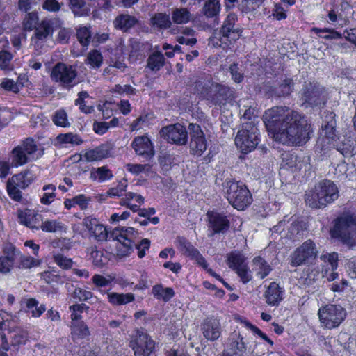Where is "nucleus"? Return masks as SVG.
I'll return each mask as SVG.
<instances>
[{
    "label": "nucleus",
    "instance_id": "e2e57ef3",
    "mask_svg": "<svg viewBox=\"0 0 356 356\" xmlns=\"http://www.w3.org/2000/svg\"><path fill=\"white\" fill-rule=\"evenodd\" d=\"M127 187V179L120 180L115 187L111 188L107 191V195L110 197H120L125 192Z\"/></svg>",
    "mask_w": 356,
    "mask_h": 356
},
{
    "label": "nucleus",
    "instance_id": "6e6552de",
    "mask_svg": "<svg viewBox=\"0 0 356 356\" xmlns=\"http://www.w3.org/2000/svg\"><path fill=\"white\" fill-rule=\"evenodd\" d=\"M78 72L74 66L58 63L51 72V79L63 88L70 90L79 83Z\"/></svg>",
    "mask_w": 356,
    "mask_h": 356
},
{
    "label": "nucleus",
    "instance_id": "ea45409f",
    "mask_svg": "<svg viewBox=\"0 0 356 356\" xmlns=\"http://www.w3.org/2000/svg\"><path fill=\"white\" fill-rule=\"evenodd\" d=\"M150 24L160 29H168L171 26L170 16L165 13H156L151 17Z\"/></svg>",
    "mask_w": 356,
    "mask_h": 356
},
{
    "label": "nucleus",
    "instance_id": "58836bf2",
    "mask_svg": "<svg viewBox=\"0 0 356 356\" xmlns=\"http://www.w3.org/2000/svg\"><path fill=\"white\" fill-rule=\"evenodd\" d=\"M154 298L164 302H168L174 296V290L170 287L164 288L161 284H156L152 288Z\"/></svg>",
    "mask_w": 356,
    "mask_h": 356
},
{
    "label": "nucleus",
    "instance_id": "c9c22d12",
    "mask_svg": "<svg viewBox=\"0 0 356 356\" xmlns=\"http://www.w3.org/2000/svg\"><path fill=\"white\" fill-rule=\"evenodd\" d=\"M245 257L239 252H232L227 255V264L229 268L233 270H236L240 268L245 267L247 265Z\"/></svg>",
    "mask_w": 356,
    "mask_h": 356
},
{
    "label": "nucleus",
    "instance_id": "0e129e2a",
    "mask_svg": "<svg viewBox=\"0 0 356 356\" xmlns=\"http://www.w3.org/2000/svg\"><path fill=\"white\" fill-rule=\"evenodd\" d=\"M76 37L79 42L83 47H88L91 39V34L86 27H81L77 30Z\"/></svg>",
    "mask_w": 356,
    "mask_h": 356
},
{
    "label": "nucleus",
    "instance_id": "c03bdc74",
    "mask_svg": "<svg viewBox=\"0 0 356 356\" xmlns=\"http://www.w3.org/2000/svg\"><path fill=\"white\" fill-rule=\"evenodd\" d=\"M287 162L286 165L288 166V168L294 170H301L304 167L306 168L308 159L307 158H300L296 155H286V157L284 159Z\"/></svg>",
    "mask_w": 356,
    "mask_h": 356
},
{
    "label": "nucleus",
    "instance_id": "a19ab883",
    "mask_svg": "<svg viewBox=\"0 0 356 356\" xmlns=\"http://www.w3.org/2000/svg\"><path fill=\"white\" fill-rule=\"evenodd\" d=\"M214 82L204 78H200L195 82L194 90L195 91L201 95L203 98L207 100L209 90H211Z\"/></svg>",
    "mask_w": 356,
    "mask_h": 356
},
{
    "label": "nucleus",
    "instance_id": "69168bd1",
    "mask_svg": "<svg viewBox=\"0 0 356 356\" xmlns=\"http://www.w3.org/2000/svg\"><path fill=\"white\" fill-rule=\"evenodd\" d=\"M6 188L8 194L12 200L16 202L21 201L22 196V192L20 191L21 188L19 187L15 186L13 184H10L9 181H7Z\"/></svg>",
    "mask_w": 356,
    "mask_h": 356
},
{
    "label": "nucleus",
    "instance_id": "774afa93",
    "mask_svg": "<svg viewBox=\"0 0 356 356\" xmlns=\"http://www.w3.org/2000/svg\"><path fill=\"white\" fill-rule=\"evenodd\" d=\"M232 79L235 83H241L244 79L243 72L239 69L238 64L233 63L229 66Z\"/></svg>",
    "mask_w": 356,
    "mask_h": 356
},
{
    "label": "nucleus",
    "instance_id": "7c9ffc66",
    "mask_svg": "<svg viewBox=\"0 0 356 356\" xmlns=\"http://www.w3.org/2000/svg\"><path fill=\"white\" fill-rule=\"evenodd\" d=\"M111 148L108 144H102L93 149H89L85 152L83 157L88 162L100 161L108 156Z\"/></svg>",
    "mask_w": 356,
    "mask_h": 356
},
{
    "label": "nucleus",
    "instance_id": "9b49d317",
    "mask_svg": "<svg viewBox=\"0 0 356 356\" xmlns=\"http://www.w3.org/2000/svg\"><path fill=\"white\" fill-rule=\"evenodd\" d=\"M138 234V231L131 227H116L111 232L110 236L112 239L119 242L117 246L119 256H128L133 251L134 240L137 238Z\"/></svg>",
    "mask_w": 356,
    "mask_h": 356
},
{
    "label": "nucleus",
    "instance_id": "f8f14e48",
    "mask_svg": "<svg viewBox=\"0 0 356 356\" xmlns=\"http://www.w3.org/2000/svg\"><path fill=\"white\" fill-rule=\"evenodd\" d=\"M321 323L327 329L338 327L346 317V312L339 305H326L318 309Z\"/></svg>",
    "mask_w": 356,
    "mask_h": 356
},
{
    "label": "nucleus",
    "instance_id": "bf43d9fd",
    "mask_svg": "<svg viewBox=\"0 0 356 356\" xmlns=\"http://www.w3.org/2000/svg\"><path fill=\"white\" fill-rule=\"evenodd\" d=\"M102 56L97 50H92L87 56L86 63L93 68H99L102 63Z\"/></svg>",
    "mask_w": 356,
    "mask_h": 356
},
{
    "label": "nucleus",
    "instance_id": "5701e85b",
    "mask_svg": "<svg viewBox=\"0 0 356 356\" xmlns=\"http://www.w3.org/2000/svg\"><path fill=\"white\" fill-rule=\"evenodd\" d=\"M131 147L136 154L148 161L151 160L155 154L153 144L146 136L136 137L131 143Z\"/></svg>",
    "mask_w": 356,
    "mask_h": 356
},
{
    "label": "nucleus",
    "instance_id": "09e8293b",
    "mask_svg": "<svg viewBox=\"0 0 356 356\" xmlns=\"http://www.w3.org/2000/svg\"><path fill=\"white\" fill-rule=\"evenodd\" d=\"M220 10V4L218 0H208L204 5L203 13L207 17H216Z\"/></svg>",
    "mask_w": 356,
    "mask_h": 356
},
{
    "label": "nucleus",
    "instance_id": "49530a36",
    "mask_svg": "<svg viewBox=\"0 0 356 356\" xmlns=\"http://www.w3.org/2000/svg\"><path fill=\"white\" fill-rule=\"evenodd\" d=\"M171 15L173 22L177 24L188 23L191 17L190 12L185 8H175Z\"/></svg>",
    "mask_w": 356,
    "mask_h": 356
},
{
    "label": "nucleus",
    "instance_id": "393cba45",
    "mask_svg": "<svg viewBox=\"0 0 356 356\" xmlns=\"http://www.w3.org/2000/svg\"><path fill=\"white\" fill-rule=\"evenodd\" d=\"M0 337L2 348L8 350L9 348L8 339L10 341L13 346L24 344L28 339V333L24 329L17 327L9 331L8 337L3 332H0Z\"/></svg>",
    "mask_w": 356,
    "mask_h": 356
},
{
    "label": "nucleus",
    "instance_id": "37998d69",
    "mask_svg": "<svg viewBox=\"0 0 356 356\" xmlns=\"http://www.w3.org/2000/svg\"><path fill=\"white\" fill-rule=\"evenodd\" d=\"M89 334V329L83 321H79L72 322V335L74 340L83 339Z\"/></svg>",
    "mask_w": 356,
    "mask_h": 356
},
{
    "label": "nucleus",
    "instance_id": "f3484780",
    "mask_svg": "<svg viewBox=\"0 0 356 356\" xmlns=\"http://www.w3.org/2000/svg\"><path fill=\"white\" fill-rule=\"evenodd\" d=\"M190 135V150L194 155L201 156L207 149V141L204 133L199 124L190 123L188 125Z\"/></svg>",
    "mask_w": 356,
    "mask_h": 356
},
{
    "label": "nucleus",
    "instance_id": "e433bc0d",
    "mask_svg": "<svg viewBox=\"0 0 356 356\" xmlns=\"http://www.w3.org/2000/svg\"><path fill=\"white\" fill-rule=\"evenodd\" d=\"M32 176L29 170H26L19 174L13 175L8 181L13 184L20 188H26L32 181Z\"/></svg>",
    "mask_w": 356,
    "mask_h": 356
},
{
    "label": "nucleus",
    "instance_id": "603ef678",
    "mask_svg": "<svg viewBox=\"0 0 356 356\" xmlns=\"http://www.w3.org/2000/svg\"><path fill=\"white\" fill-rule=\"evenodd\" d=\"M56 140L60 144L81 145L83 140L77 134L72 133L60 134L56 137Z\"/></svg>",
    "mask_w": 356,
    "mask_h": 356
},
{
    "label": "nucleus",
    "instance_id": "72a5a7b5",
    "mask_svg": "<svg viewBox=\"0 0 356 356\" xmlns=\"http://www.w3.org/2000/svg\"><path fill=\"white\" fill-rule=\"evenodd\" d=\"M252 270L260 279H264L271 272L272 268L264 259L258 256L252 260Z\"/></svg>",
    "mask_w": 356,
    "mask_h": 356
},
{
    "label": "nucleus",
    "instance_id": "bb28decb",
    "mask_svg": "<svg viewBox=\"0 0 356 356\" xmlns=\"http://www.w3.org/2000/svg\"><path fill=\"white\" fill-rule=\"evenodd\" d=\"M335 113L332 111H329L325 117L323 124L322 125V129L321 131V137L318 140V146H323V143H325V139L334 138L335 137Z\"/></svg>",
    "mask_w": 356,
    "mask_h": 356
},
{
    "label": "nucleus",
    "instance_id": "2f4dec72",
    "mask_svg": "<svg viewBox=\"0 0 356 356\" xmlns=\"http://www.w3.org/2000/svg\"><path fill=\"white\" fill-rule=\"evenodd\" d=\"M293 86V79L285 77L278 86L270 88V95L276 97H286L292 92Z\"/></svg>",
    "mask_w": 356,
    "mask_h": 356
},
{
    "label": "nucleus",
    "instance_id": "9d476101",
    "mask_svg": "<svg viewBox=\"0 0 356 356\" xmlns=\"http://www.w3.org/2000/svg\"><path fill=\"white\" fill-rule=\"evenodd\" d=\"M37 150L35 140L31 138H26L11 151L9 155L10 165L19 167L31 162Z\"/></svg>",
    "mask_w": 356,
    "mask_h": 356
},
{
    "label": "nucleus",
    "instance_id": "4d7b16f0",
    "mask_svg": "<svg viewBox=\"0 0 356 356\" xmlns=\"http://www.w3.org/2000/svg\"><path fill=\"white\" fill-rule=\"evenodd\" d=\"M70 311L71 312V320L72 321H79L81 318V314L89 309V307L84 303L74 304L70 306Z\"/></svg>",
    "mask_w": 356,
    "mask_h": 356
},
{
    "label": "nucleus",
    "instance_id": "b1692460",
    "mask_svg": "<svg viewBox=\"0 0 356 356\" xmlns=\"http://www.w3.org/2000/svg\"><path fill=\"white\" fill-rule=\"evenodd\" d=\"M207 216L209 221L208 226L213 231L210 236L224 233L229 229V220L225 214L212 211H208Z\"/></svg>",
    "mask_w": 356,
    "mask_h": 356
},
{
    "label": "nucleus",
    "instance_id": "c85d7f7f",
    "mask_svg": "<svg viewBox=\"0 0 356 356\" xmlns=\"http://www.w3.org/2000/svg\"><path fill=\"white\" fill-rule=\"evenodd\" d=\"M340 138L335 134L334 138L325 139V143L323 145L325 146V143L328 145L327 147L334 148L337 152H339L343 156L350 155L354 151V142L349 139H346L339 141ZM325 147L322 146V149Z\"/></svg>",
    "mask_w": 356,
    "mask_h": 356
},
{
    "label": "nucleus",
    "instance_id": "6ab92c4d",
    "mask_svg": "<svg viewBox=\"0 0 356 356\" xmlns=\"http://www.w3.org/2000/svg\"><path fill=\"white\" fill-rule=\"evenodd\" d=\"M236 21L237 16L234 13H230L227 15L219 33V40L220 42L229 41L231 42L240 38L241 30L235 27Z\"/></svg>",
    "mask_w": 356,
    "mask_h": 356
},
{
    "label": "nucleus",
    "instance_id": "412c9836",
    "mask_svg": "<svg viewBox=\"0 0 356 356\" xmlns=\"http://www.w3.org/2000/svg\"><path fill=\"white\" fill-rule=\"evenodd\" d=\"M83 223L90 235L97 241L104 242L112 238L110 236L111 232L103 225L98 223L96 218L86 217L83 219Z\"/></svg>",
    "mask_w": 356,
    "mask_h": 356
},
{
    "label": "nucleus",
    "instance_id": "2eb2a0df",
    "mask_svg": "<svg viewBox=\"0 0 356 356\" xmlns=\"http://www.w3.org/2000/svg\"><path fill=\"white\" fill-rule=\"evenodd\" d=\"M130 346L135 356H149L154 349L155 343L148 334L137 330L131 337Z\"/></svg>",
    "mask_w": 356,
    "mask_h": 356
},
{
    "label": "nucleus",
    "instance_id": "dca6fc26",
    "mask_svg": "<svg viewBox=\"0 0 356 356\" xmlns=\"http://www.w3.org/2000/svg\"><path fill=\"white\" fill-rule=\"evenodd\" d=\"M159 134L162 138L170 143L182 145L187 142L186 129L179 123L163 127Z\"/></svg>",
    "mask_w": 356,
    "mask_h": 356
},
{
    "label": "nucleus",
    "instance_id": "864d4df0",
    "mask_svg": "<svg viewBox=\"0 0 356 356\" xmlns=\"http://www.w3.org/2000/svg\"><path fill=\"white\" fill-rule=\"evenodd\" d=\"M56 186L54 184L44 185L42 188L44 194L40 198V202L43 204H50L56 197Z\"/></svg>",
    "mask_w": 356,
    "mask_h": 356
},
{
    "label": "nucleus",
    "instance_id": "4c0bfd02",
    "mask_svg": "<svg viewBox=\"0 0 356 356\" xmlns=\"http://www.w3.org/2000/svg\"><path fill=\"white\" fill-rule=\"evenodd\" d=\"M164 64V56L159 51H156L150 54L147 60V67L152 72L160 70Z\"/></svg>",
    "mask_w": 356,
    "mask_h": 356
},
{
    "label": "nucleus",
    "instance_id": "6e6d98bb",
    "mask_svg": "<svg viewBox=\"0 0 356 356\" xmlns=\"http://www.w3.org/2000/svg\"><path fill=\"white\" fill-rule=\"evenodd\" d=\"M303 228L301 222L293 220L288 228V237L293 241L299 239L302 236Z\"/></svg>",
    "mask_w": 356,
    "mask_h": 356
},
{
    "label": "nucleus",
    "instance_id": "680f3d73",
    "mask_svg": "<svg viewBox=\"0 0 356 356\" xmlns=\"http://www.w3.org/2000/svg\"><path fill=\"white\" fill-rule=\"evenodd\" d=\"M127 170L132 174L139 175L140 173H147L151 170L152 166L149 164H132L127 163L125 165Z\"/></svg>",
    "mask_w": 356,
    "mask_h": 356
},
{
    "label": "nucleus",
    "instance_id": "052dcab7",
    "mask_svg": "<svg viewBox=\"0 0 356 356\" xmlns=\"http://www.w3.org/2000/svg\"><path fill=\"white\" fill-rule=\"evenodd\" d=\"M52 120L56 126L66 127L70 125V123L67 119V113L63 109L56 111L53 116Z\"/></svg>",
    "mask_w": 356,
    "mask_h": 356
},
{
    "label": "nucleus",
    "instance_id": "a211bd4d",
    "mask_svg": "<svg viewBox=\"0 0 356 356\" xmlns=\"http://www.w3.org/2000/svg\"><path fill=\"white\" fill-rule=\"evenodd\" d=\"M234 97V91L229 87L214 83L209 90L207 100L215 106H221Z\"/></svg>",
    "mask_w": 356,
    "mask_h": 356
},
{
    "label": "nucleus",
    "instance_id": "aec40b11",
    "mask_svg": "<svg viewBox=\"0 0 356 356\" xmlns=\"http://www.w3.org/2000/svg\"><path fill=\"white\" fill-rule=\"evenodd\" d=\"M19 256V252L13 245H6L3 250V255L0 257V273H10L17 264Z\"/></svg>",
    "mask_w": 356,
    "mask_h": 356
},
{
    "label": "nucleus",
    "instance_id": "f704fd0d",
    "mask_svg": "<svg viewBox=\"0 0 356 356\" xmlns=\"http://www.w3.org/2000/svg\"><path fill=\"white\" fill-rule=\"evenodd\" d=\"M138 20L135 17L127 14H122L116 17L113 21V26L115 29L127 31L132 28Z\"/></svg>",
    "mask_w": 356,
    "mask_h": 356
},
{
    "label": "nucleus",
    "instance_id": "cd10ccee",
    "mask_svg": "<svg viewBox=\"0 0 356 356\" xmlns=\"http://www.w3.org/2000/svg\"><path fill=\"white\" fill-rule=\"evenodd\" d=\"M203 336L209 341L217 340L221 334V326L219 321L214 318H206L201 327Z\"/></svg>",
    "mask_w": 356,
    "mask_h": 356
},
{
    "label": "nucleus",
    "instance_id": "423d86ee",
    "mask_svg": "<svg viewBox=\"0 0 356 356\" xmlns=\"http://www.w3.org/2000/svg\"><path fill=\"white\" fill-rule=\"evenodd\" d=\"M300 100L306 107H323L327 102L325 90L317 82H305L300 92Z\"/></svg>",
    "mask_w": 356,
    "mask_h": 356
},
{
    "label": "nucleus",
    "instance_id": "1a4fd4ad",
    "mask_svg": "<svg viewBox=\"0 0 356 356\" xmlns=\"http://www.w3.org/2000/svg\"><path fill=\"white\" fill-rule=\"evenodd\" d=\"M318 250L316 243L311 239L305 241L289 256V264L293 267L312 264L316 259Z\"/></svg>",
    "mask_w": 356,
    "mask_h": 356
},
{
    "label": "nucleus",
    "instance_id": "c756f323",
    "mask_svg": "<svg viewBox=\"0 0 356 356\" xmlns=\"http://www.w3.org/2000/svg\"><path fill=\"white\" fill-rule=\"evenodd\" d=\"M19 222L31 229H39V224L42 221V216L35 211L25 209L17 211Z\"/></svg>",
    "mask_w": 356,
    "mask_h": 356
},
{
    "label": "nucleus",
    "instance_id": "4468645a",
    "mask_svg": "<svg viewBox=\"0 0 356 356\" xmlns=\"http://www.w3.org/2000/svg\"><path fill=\"white\" fill-rule=\"evenodd\" d=\"M63 22L59 18L43 19L35 29L34 35L31 38L32 41L40 46L51 37L54 31L60 28Z\"/></svg>",
    "mask_w": 356,
    "mask_h": 356
},
{
    "label": "nucleus",
    "instance_id": "8fccbe9b",
    "mask_svg": "<svg viewBox=\"0 0 356 356\" xmlns=\"http://www.w3.org/2000/svg\"><path fill=\"white\" fill-rule=\"evenodd\" d=\"M39 228L45 232H61L63 229V225L61 222L56 220H47L42 221L39 224Z\"/></svg>",
    "mask_w": 356,
    "mask_h": 356
},
{
    "label": "nucleus",
    "instance_id": "0eeeda50",
    "mask_svg": "<svg viewBox=\"0 0 356 356\" xmlns=\"http://www.w3.org/2000/svg\"><path fill=\"white\" fill-rule=\"evenodd\" d=\"M258 135L259 129L254 121L244 122L235 138V144L243 154H247L257 146Z\"/></svg>",
    "mask_w": 356,
    "mask_h": 356
},
{
    "label": "nucleus",
    "instance_id": "13d9d810",
    "mask_svg": "<svg viewBox=\"0 0 356 356\" xmlns=\"http://www.w3.org/2000/svg\"><path fill=\"white\" fill-rule=\"evenodd\" d=\"M38 265L37 260L29 256H23L19 253L17 264L15 266L19 268H31L33 266Z\"/></svg>",
    "mask_w": 356,
    "mask_h": 356
},
{
    "label": "nucleus",
    "instance_id": "de8ad7c7",
    "mask_svg": "<svg viewBox=\"0 0 356 356\" xmlns=\"http://www.w3.org/2000/svg\"><path fill=\"white\" fill-rule=\"evenodd\" d=\"M113 177V175L111 170L107 166L99 167L91 171V178L99 182L111 179Z\"/></svg>",
    "mask_w": 356,
    "mask_h": 356
},
{
    "label": "nucleus",
    "instance_id": "338daca9",
    "mask_svg": "<svg viewBox=\"0 0 356 356\" xmlns=\"http://www.w3.org/2000/svg\"><path fill=\"white\" fill-rule=\"evenodd\" d=\"M72 297L74 298H77L79 301L83 302L92 298L93 294L91 291L77 287L73 291Z\"/></svg>",
    "mask_w": 356,
    "mask_h": 356
},
{
    "label": "nucleus",
    "instance_id": "7ed1b4c3",
    "mask_svg": "<svg viewBox=\"0 0 356 356\" xmlns=\"http://www.w3.org/2000/svg\"><path fill=\"white\" fill-rule=\"evenodd\" d=\"M223 191L229 203L237 210H244L252 202L250 191L238 181L227 179L223 184Z\"/></svg>",
    "mask_w": 356,
    "mask_h": 356
},
{
    "label": "nucleus",
    "instance_id": "a878e982",
    "mask_svg": "<svg viewBox=\"0 0 356 356\" xmlns=\"http://www.w3.org/2000/svg\"><path fill=\"white\" fill-rule=\"evenodd\" d=\"M284 290L275 282H271L264 293L266 303L271 307H277L284 298Z\"/></svg>",
    "mask_w": 356,
    "mask_h": 356
},
{
    "label": "nucleus",
    "instance_id": "473e14b6",
    "mask_svg": "<svg viewBox=\"0 0 356 356\" xmlns=\"http://www.w3.org/2000/svg\"><path fill=\"white\" fill-rule=\"evenodd\" d=\"M250 103L248 99H241L238 103L240 107V114L242 115V124L244 122L254 121L256 123L257 111Z\"/></svg>",
    "mask_w": 356,
    "mask_h": 356
},
{
    "label": "nucleus",
    "instance_id": "5fc2aeb1",
    "mask_svg": "<svg viewBox=\"0 0 356 356\" xmlns=\"http://www.w3.org/2000/svg\"><path fill=\"white\" fill-rule=\"evenodd\" d=\"M38 15L36 12L29 13L23 20V28L25 31H31L36 28L38 23Z\"/></svg>",
    "mask_w": 356,
    "mask_h": 356
},
{
    "label": "nucleus",
    "instance_id": "f03ea898",
    "mask_svg": "<svg viewBox=\"0 0 356 356\" xmlns=\"http://www.w3.org/2000/svg\"><path fill=\"white\" fill-rule=\"evenodd\" d=\"M339 197V190L332 181L324 179L305 194L307 205L313 209H321L332 204Z\"/></svg>",
    "mask_w": 356,
    "mask_h": 356
},
{
    "label": "nucleus",
    "instance_id": "4be33fe9",
    "mask_svg": "<svg viewBox=\"0 0 356 356\" xmlns=\"http://www.w3.org/2000/svg\"><path fill=\"white\" fill-rule=\"evenodd\" d=\"M177 248L187 257L196 261L197 264L203 268H207V261L200 252L192 243L184 237H177L176 240Z\"/></svg>",
    "mask_w": 356,
    "mask_h": 356
},
{
    "label": "nucleus",
    "instance_id": "a18cd8bd",
    "mask_svg": "<svg viewBox=\"0 0 356 356\" xmlns=\"http://www.w3.org/2000/svg\"><path fill=\"white\" fill-rule=\"evenodd\" d=\"M311 31L325 40H338L342 38V34L334 29L313 27Z\"/></svg>",
    "mask_w": 356,
    "mask_h": 356
},
{
    "label": "nucleus",
    "instance_id": "39448f33",
    "mask_svg": "<svg viewBox=\"0 0 356 356\" xmlns=\"http://www.w3.org/2000/svg\"><path fill=\"white\" fill-rule=\"evenodd\" d=\"M296 112L286 106H275L264 113L263 120L266 129L272 134L273 138L280 130L282 124L291 118L292 113Z\"/></svg>",
    "mask_w": 356,
    "mask_h": 356
},
{
    "label": "nucleus",
    "instance_id": "f257e3e1",
    "mask_svg": "<svg viewBox=\"0 0 356 356\" xmlns=\"http://www.w3.org/2000/svg\"><path fill=\"white\" fill-rule=\"evenodd\" d=\"M312 134L311 125L296 111L282 124L273 139L284 145H302L310 139Z\"/></svg>",
    "mask_w": 356,
    "mask_h": 356
},
{
    "label": "nucleus",
    "instance_id": "20e7f679",
    "mask_svg": "<svg viewBox=\"0 0 356 356\" xmlns=\"http://www.w3.org/2000/svg\"><path fill=\"white\" fill-rule=\"evenodd\" d=\"M332 236L351 248L356 244V218L350 214H343L339 217L333 229Z\"/></svg>",
    "mask_w": 356,
    "mask_h": 356
},
{
    "label": "nucleus",
    "instance_id": "3c124183",
    "mask_svg": "<svg viewBox=\"0 0 356 356\" xmlns=\"http://www.w3.org/2000/svg\"><path fill=\"white\" fill-rule=\"evenodd\" d=\"M71 9L76 16L88 15L90 8L86 6L85 0H70Z\"/></svg>",
    "mask_w": 356,
    "mask_h": 356
},
{
    "label": "nucleus",
    "instance_id": "79ce46f5",
    "mask_svg": "<svg viewBox=\"0 0 356 356\" xmlns=\"http://www.w3.org/2000/svg\"><path fill=\"white\" fill-rule=\"evenodd\" d=\"M108 299L110 303L113 305H126L134 300V296L133 293H108Z\"/></svg>",
    "mask_w": 356,
    "mask_h": 356
},
{
    "label": "nucleus",
    "instance_id": "ddd939ff",
    "mask_svg": "<svg viewBox=\"0 0 356 356\" xmlns=\"http://www.w3.org/2000/svg\"><path fill=\"white\" fill-rule=\"evenodd\" d=\"M256 341L243 337L234 331L229 337V344L226 356H243L247 353H253Z\"/></svg>",
    "mask_w": 356,
    "mask_h": 356
}]
</instances>
